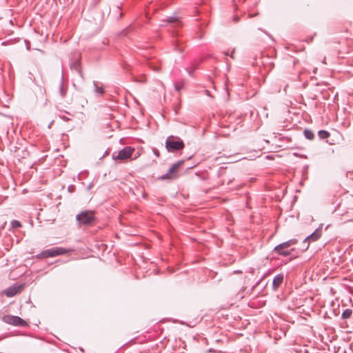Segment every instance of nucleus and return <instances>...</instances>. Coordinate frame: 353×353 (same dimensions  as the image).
<instances>
[{
  "label": "nucleus",
  "mask_w": 353,
  "mask_h": 353,
  "mask_svg": "<svg viewBox=\"0 0 353 353\" xmlns=\"http://www.w3.org/2000/svg\"><path fill=\"white\" fill-rule=\"evenodd\" d=\"M76 219L80 226H91L94 225L96 222L94 212L91 210H84L81 212L76 216Z\"/></svg>",
  "instance_id": "obj_1"
},
{
  "label": "nucleus",
  "mask_w": 353,
  "mask_h": 353,
  "mask_svg": "<svg viewBox=\"0 0 353 353\" xmlns=\"http://www.w3.org/2000/svg\"><path fill=\"white\" fill-rule=\"evenodd\" d=\"M165 148L169 152H174L184 148L183 141L178 137L169 136L165 140Z\"/></svg>",
  "instance_id": "obj_2"
},
{
  "label": "nucleus",
  "mask_w": 353,
  "mask_h": 353,
  "mask_svg": "<svg viewBox=\"0 0 353 353\" xmlns=\"http://www.w3.org/2000/svg\"><path fill=\"white\" fill-rule=\"evenodd\" d=\"M68 250L61 248L55 247L50 249L43 250L37 255V259H45L48 257H53L56 256L63 255L68 252Z\"/></svg>",
  "instance_id": "obj_3"
},
{
  "label": "nucleus",
  "mask_w": 353,
  "mask_h": 353,
  "mask_svg": "<svg viewBox=\"0 0 353 353\" xmlns=\"http://www.w3.org/2000/svg\"><path fill=\"white\" fill-rule=\"evenodd\" d=\"M183 163H184V161H183V160L179 161L176 163H174L169 168L168 172L165 174L159 176L158 179H159V180H171V179H174L177 178V176H178V175L176 174L177 170H179L180 166L183 164Z\"/></svg>",
  "instance_id": "obj_4"
},
{
  "label": "nucleus",
  "mask_w": 353,
  "mask_h": 353,
  "mask_svg": "<svg viewBox=\"0 0 353 353\" xmlns=\"http://www.w3.org/2000/svg\"><path fill=\"white\" fill-rule=\"evenodd\" d=\"M2 321L7 324L17 327H23L28 325V323L25 320L17 316L4 315L2 317Z\"/></svg>",
  "instance_id": "obj_5"
},
{
  "label": "nucleus",
  "mask_w": 353,
  "mask_h": 353,
  "mask_svg": "<svg viewBox=\"0 0 353 353\" xmlns=\"http://www.w3.org/2000/svg\"><path fill=\"white\" fill-rule=\"evenodd\" d=\"M134 152V148L131 146H126L121 150L118 153L114 152L112 157L114 160L123 161L130 159Z\"/></svg>",
  "instance_id": "obj_6"
},
{
  "label": "nucleus",
  "mask_w": 353,
  "mask_h": 353,
  "mask_svg": "<svg viewBox=\"0 0 353 353\" xmlns=\"http://www.w3.org/2000/svg\"><path fill=\"white\" fill-rule=\"evenodd\" d=\"M22 289L21 285H12L5 290L4 294L8 297H12L15 296L17 294L21 292Z\"/></svg>",
  "instance_id": "obj_7"
},
{
  "label": "nucleus",
  "mask_w": 353,
  "mask_h": 353,
  "mask_svg": "<svg viewBox=\"0 0 353 353\" xmlns=\"http://www.w3.org/2000/svg\"><path fill=\"white\" fill-rule=\"evenodd\" d=\"M321 234H322L321 230L319 228H317L313 233H312L310 235H309L304 239V242L316 241L321 237Z\"/></svg>",
  "instance_id": "obj_8"
},
{
  "label": "nucleus",
  "mask_w": 353,
  "mask_h": 353,
  "mask_svg": "<svg viewBox=\"0 0 353 353\" xmlns=\"http://www.w3.org/2000/svg\"><path fill=\"white\" fill-rule=\"evenodd\" d=\"M276 246H275L273 249V252L278 255L283 256H288L292 254V251H294V249L281 248L280 250H276Z\"/></svg>",
  "instance_id": "obj_9"
},
{
  "label": "nucleus",
  "mask_w": 353,
  "mask_h": 353,
  "mask_svg": "<svg viewBox=\"0 0 353 353\" xmlns=\"http://www.w3.org/2000/svg\"><path fill=\"white\" fill-rule=\"evenodd\" d=\"M297 242L298 241L296 239H290L285 242H283L276 245V250H280L281 248H289L292 245H296Z\"/></svg>",
  "instance_id": "obj_10"
},
{
  "label": "nucleus",
  "mask_w": 353,
  "mask_h": 353,
  "mask_svg": "<svg viewBox=\"0 0 353 353\" xmlns=\"http://www.w3.org/2000/svg\"><path fill=\"white\" fill-rule=\"evenodd\" d=\"M283 281V275L282 274H279L276 275L272 281V288L274 290H277L278 288L281 285Z\"/></svg>",
  "instance_id": "obj_11"
},
{
  "label": "nucleus",
  "mask_w": 353,
  "mask_h": 353,
  "mask_svg": "<svg viewBox=\"0 0 353 353\" xmlns=\"http://www.w3.org/2000/svg\"><path fill=\"white\" fill-rule=\"evenodd\" d=\"M59 114L58 117L65 121H69L72 120V117L73 116L70 112L63 110H59Z\"/></svg>",
  "instance_id": "obj_12"
},
{
  "label": "nucleus",
  "mask_w": 353,
  "mask_h": 353,
  "mask_svg": "<svg viewBox=\"0 0 353 353\" xmlns=\"http://www.w3.org/2000/svg\"><path fill=\"white\" fill-rule=\"evenodd\" d=\"M93 84L94 87V91L96 94H103L105 92V89L102 83L94 81Z\"/></svg>",
  "instance_id": "obj_13"
},
{
  "label": "nucleus",
  "mask_w": 353,
  "mask_h": 353,
  "mask_svg": "<svg viewBox=\"0 0 353 353\" xmlns=\"http://www.w3.org/2000/svg\"><path fill=\"white\" fill-rule=\"evenodd\" d=\"M67 91H68V88L66 86H65L63 81H61L59 84V93L60 96L62 98H64L66 96Z\"/></svg>",
  "instance_id": "obj_14"
},
{
  "label": "nucleus",
  "mask_w": 353,
  "mask_h": 353,
  "mask_svg": "<svg viewBox=\"0 0 353 353\" xmlns=\"http://www.w3.org/2000/svg\"><path fill=\"white\" fill-rule=\"evenodd\" d=\"M167 21L168 23H174V27H180L182 26L181 22L178 21V19L174 17H168Z\"/></svg>",
  "instance_id": "obj_15"
},
{
  "label": "nucleus",
  "mask_w": 353,
  "mask_h": 353,
  "mask_svg": "<svg viewBox=\"0 0 353 353\" xmlns=\"http://www.w3.org/2000/svg\"><path fill=\"white\" fill-rule=\"evenodd\" d=\"M318 136L320 139H325L330 136V133L325 130H321L318 132Z\"/></svg>",
  "instance_id": "obj_16"
},
{
  "label": "nucleus",
  "mask_w": 353,
  "mask_h": 353,
  "mask_svg": "<svg viewBox=\"0 0 353 353\" xmlns=\"http://www.w3.org/2000/svg\"><path fill=\"white\" fill-rule=\"evenodd\" d=\"M305 137L308 140H312L314 138L313 132L310 129H305L303 131Z\"/></svg>",
  "instance_id": "obj_17"
},
{
  "label": "nucleus",
  "mask_w": 353,
  "mask_h": 353,
  "mask_svg": "<svg viewBox=\"0 0 353 353\" xmlns=\"http://www.w3.org/2000/svg\"><path fill=\"white\" fill-rule=\"evenodd\" d=\"M352 310L351 309H345L343 312H342V314H341V318L343 319H349L350 318V316H352Z\"/></svg>",
  "instance_id": "obj_18"
},
{
  "label": "nucleus",
  "mask_w": 353,
  "mask_h": 353,
  "mask_svg": "<svg viewBox=\"0 0 353 353\" xmlns=\"http://www.w3.org/2000/svg\"><path fill=\"white\" fill-rule=\"evenodd\" d=\"M74 67L75 70H77V73L79 74V76L82 79H83V72L81 70V67L80 64L78 63H75L74 64Z\"/></svg>",
  "instance_id": "obj_19"
},
{
  "label": "nucleus",
  "mask_w": 353,
  "mask_h": 353,
  "mask_svg": "<svg viewBox=\"0 0 353 353\" xmlns=\"http://www.w3.org/2000/svg\"><path fill=\"white\" fill-rule=\"evenodd\" d=\"M174 88H175V90L178 91V92L181 90L183 88V82H182V81L176 82L174 83Z\"/></svg>",
  "instance_id": "obj_20"
},
{
  "label": "nucleus",
  "mask_w": 353,
  "mask_h": 353,
  "mask_svg": "<svg viewBox=\"0 0 353 353\" xmlns=\"http://www.w3.org/2000/svg\"><path fill=\"white\" fill-rule=\"evenodd\" d=\"M11 225L13 228H20L21 226V223L17 220H12L11 221Z\"/></svg>",
  "instance_id": "obj_21"
},
{
  "label": "nucleus",
  "mask_w": 353,
  "mask_h": 353,
  "mask_svg": "<svg viewBox=\"0 0 353 353\" xmlns=\"http://www.w3.org/2000/svg\"><path fill=\"white\" fill-rule=\"evenodd\" d=\"M234 53V49H233L232 50H228V51H226L225 52V54L226 56H230V57H231L233 59L234 58V57H233V54Z\"/></svg>",
  "instance_id": "obj_22"
},
{
  "label": "nucleus",
  "mask_w": 353,
  "mask_h": 353,
  "mask_svg": "<svg viewBox=\"0 0 353 353\" xmlns=\"http://www.w3.org/2000/svg\"><path fill=\"white\" fill-rule=\"evenodd\" d=\"M153 152H154V155H155L156 157H159V156H160V152H159V151L157 149L154 148V149H153Z\"/></svg>",
  "instance_id": "obj_23"
},
{
  "label": "nucleus",
  "mask_w": 353,
  "mask_h": 353,
  "mask_svg": "<svg viewBox=\"0 0 353 353\" xmlns=\"http://www.w3.org/2000/svg\"><path fill=\"white\" fill-rule=\"evenodd\" d=\"M74 189V186H69L68 187V190L70 192H72Z\"/></svg>",
  "instance_id": "obj_24"
},
{
  "label": "nucleus",
  "mask_w": 353,
  "mask_h": 353,
  "mask_svg": "<svg viewBox=\"0 0 353 353\" xmlns=\"http://www.w3.org/2000/svg\"><path fill=\"white\" fill-rule=\"evenodd\" d=\"M188 73H189L190 75H192V71H190V70H189V71H188Z\"/></svg>",
  "instance_id": "obj_25"
},
{
  "label": "nucleus",
  "mask_w": 353,
  "mask_h": 353,
  "mask_svg": "<svg viewBox=\"0 0 353 353\" xmlns=\"http://www.w3.org/2000/svg\"><path fill=\"white\" fill-rule=\"evenodd\" d=\"M122 17V13L119 14V17L121 18Z\"/></svg>",
  "instance_id": "obj_26"
},
{
  "label": "nucleus",
  "mask_w": 353,
  "mask_h": 353,
  "mask_svg": "<svg viewBox=\"0 0 353 353\" xmlns=\"http://www.w3.org/2000/svg\"><path fill=\"white\" fill-rule=\"evenodd\" d=\"M175 50H181L179 48L178 49V48H176Z\"/></svg>",
  "instance_id": "obj_27"
},
{
  "label": "nucleus",
  "mask_w": 353,
  "mask_h": 353,
  "mask_svg": "<svg viewBox=\"0 0 353 353\" xmlns=\"http://www.w3.org/2000/svg\"><path fill=\"white\" fill-rule=\"evenodd\" d=\"M308 246H309V243L307 244V245L306 246V248L305 249H307L308 248Z\"/></svg>",
  "instance_id": "obj_28"
}]
</instances>
